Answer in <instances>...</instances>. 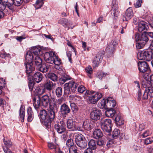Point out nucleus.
I'll list each match as a JSON object with an SVG mask.
<instances>
[{"instance_id":"obj_18","label":"nucleus","mask_w":153,"mask_h":153,"mask_svg":"<svg viewBox=\"0 0 153 153\" xmlns=\"http://www.w3.org/2000/svg\"><path fill=\"white\" fill-rule=\"evenodd\" d=\"M60 111L63 115H66L71 111V109L68 105L64 103L61 105Z\"/></svg>"},{"instance_id":"obj_55","label":"nucleus","mask_w":153,"mask_h":153,"mask_svg":"<svg viewBox=\"0 0 153 153\" xmlns=\"http://www.w3.org/2000/svg\"><path fill=\"white\" fill-rule=\"evenodd\" d=\"M4 80L3 78L0 79V94H1L2 92L1 89L5 87V83L4 82Z\"/></svg>"},{"instance_id":"obj_36","label":"nucleus","mask_w":153,"mask_h":153,"mask_svg":"<svg viewBox=\"0 0 153 153\" xmlns=\"http://www.w3.org/2000/svg\"><path fill=\"white\" fill-rule=\"evenodd\" d=\"M71 134H73V135H75V141L76 144L77 143V142L85 139L83 136L81 134H76L74 133Z\"/></svg>"},{"instance_id":"obj_34","label":"nucleus","mask_w":153,"mask_h":153,"mask_svg":"<svg viewBox=\"0 0 153 153\" xmlns=\"http://www.w3.org/2000/svg\"><path fill=\"white\" fill-rule=\"evenodd\" d=\"M47 77L48 78L54 82L57 81L58 77L57 75L53 73H49L47 75Z\"/></svg>"},{"instance_id":"obj_2","label":"nucleus","mask_w":153,"mask_h":153,"mask_svg":"<svg viewBox=\"0 0 153 153\" xmlns=\"http://www.w3.org/2000/svg\"><path fill=\"white\" fill-rule=\"evenodd\" d=\"M44 57L45 61L48 63H54L57 66L59 65L61 63V59L56 54L55 52L53 51L46 52Z\"/></svg>"},{"instance_id":"obj_41","label":"nucleus","mask_w":153,"mask_h":153,"mask_svg":"<svg viewBox=\"0 0 153 153\" xmlns=\"http://www.w3.org/2000/svg\"><path fill=\"white\" fill-rule=\"evenodd\" d=\"M19 116L22 122L24 121L25 116V109L23 107L21 106L19 110Z\"/></svg>"},{"instance_id":"obj_46","label":"nucleus","mask_w":153,"mask_h":153,"mask_svg":"<svg viewBox=\"0 0 153 153\" xmlns=\"http://www.w3.org/2000/svg\"><path fill=\"white\" fill-rule=\"evenodd\" d=\"M116 102L115 101L112 102H107V109L108 108H112L116 106Z\"/></svg>"},{"instance_id":"obj_64","label":"nucleus","mask_w":153,"mask_h":153,"mask_svg":"<svg viewBox=\"0 0 153 153\" xmlns=\"http://www.w3.org/2000/svg\"><path fill=\"white\" fill-rule=\"evenodd\" d=\"M94 149L88 147L84 151V153H94Z\"/></svg>"},{"instance_id":"obj_51","label":"nucleus","mask_w":153,"mask_h":153,"mask_svg":"<svg viewBox=\"0 0 153 153\" xmlns=\"http://www.w3.org/2000/svg\"><path fill=\"white\" fill-rule=\"evenodd\" d=\"M12 5L14 4L16 6H20L22 4L23 0H12Z\"/></svg>"},{"instance_id":"obj_29","label":"nucleus","mask_w":153,"mask_h":153,"mask_svg":"<svg viewBox=\"0 0 153 153\" xmlns=\"http://www.w3.org/2000/svg\"><path fill=\"white\" fill-rule=\"evenodd\" d=\"M88 119H86L83 122V127L87 130H90L91 129V124Z\"/></svg>"},{"instance_id":"obj_53","label":"nucleus","mask_w":153,"mask_h":153,"mask_svg":"<svg viewBox=\"0 0 153 153\" xmlns=\"http://www.w3.org/2000/svg\"><path fill=\"white\" fill-rule=\"evenodd\" d=\"M106 143L105 140L102 139L99 140H97V146L101 147H103L105 144Z\"/></svg>"},{"instance_id":"obj_37","label":"nucleus","mask_w":153,"mask_h":153,"mask_svg":"<svg viewBox=\"0 0 153 153\" xmlns=\"http://www.w3.org/2000/svg\"><path fill=\"white\" fill-rule=\"evenodd\" d=\"M111 120L109 119L102 120L100 122L101 126H111Z\"/></svg>"},{"instance_id":"obj_16","label":"nucleus","mask_w":153,"mask_h":153,"mask_svg":"<svg viewBox=\"0 0 153 153\" xmlns=\"http://www.w3.org/2000/svg\"><path fill=\"white\" fill-rule=\"evenodd\" d=\"M25 66L26 68V72L27 74V76L28 77V79L29 80L31 76H30V74L35 70V68L33 66L32 63H25Z\"/></svg>"},{"instance_id":"obj_10","label":"nucleus","mask_w":153,"mask_h":153,"mask_svg":"<svg viewBox=\"0 0 153 153\" xmlns=\"http://www.w3.org/2000/svg\"><path fill=\"white\" fill-rule=\"evenodd\" d=\"M101 115L100 110L96 108H93L90 113V117L92 120L97 121L100 119Z\"/></svg>"},{"instance_id":"obj_12","label":"nucleus","mask_w":153,"mask_h":153,"mask_svg":"<svg viewBox=\"0 0 153 153\" xmlns=\"http://www.w3.org/2000/svg\"><path fill=\"white\" fill-rule=\"evenodd\" d=\"M111 13L115 17L118 16L119 13L118 10V6L116 0H112L111 4Z\"/></svg>"},{"instance_id":"obj_38","label":"nucleus","mask_w":153,"mask_h":153,"mask_svg":"<svg viewBox=\"0 0 153 153\" xmlns=\"http://www.w3.org/2000/svg\"><path fill=\"white\" fill-rule=\"evenodd\" d=\"M85 70L88 77L91 79L92 78L91 74L93 73V69L89 65L88 66L85 68Z\"/></svg>"},{"instance_id":"obj_52","label":"nucleus","mask_w":153,"mask_h":153,"mask_svg":"<svg viewBox=\"0 0 153 153\" xmlns=\"http://www.w3.org/2000/svg\"><path fill=\"white\" fill-rule=\"evenodd\" d=\"M120 134V131L118 129L115 128L113 131L112 133L113 137L114 138H116L119 136Z\"/></svg>"},{"instance_id":"obj_11","label":"nucleus","mask_w":153,"mask_h":153,"mask_svg":"<svg viewBox=\"0 0 153 153\" xmlns=\"http://www.w3.org/2000/svg\"><path fill=\"white\" fill-rule=\"evenodd\" d=\"M102 97V95L100 93L97 92L93 95L88 97V102L89 103L94 104H96L98 101Z\"/></svg>"},{"instance_id":"obj_4","label":"nucleus","mask_w":153,"mask_h":153,"mask_svg":"<svg viewBox=\"0 0 153 153\" xmlns=\"http://www.w3.org/2000/svg\"><path fill=\"white\" fill-rule=\"evenodd\" d=\"M78 85L72 80L66 83L64 85V92L65 95H68L71 93H74L76 91Z\"/></svg>"},{"instance_id":"obj_33","label":"nucleus","mask_w":153,"mask_h":153,"mask_svg":"<svg viewBox=\"0 0 153 153\" xmlns=\"http://www.w3.org/2000/svg\"><path fill=\"white\" fill-rule=\"evenodd\" d=\"M97 106L100 108L107 109L106 100L105 99H102L98 102Z\"/></svg>"},{"instance_id":"obj_32","label":"nucleus","mask_w":153,"mask_h":153,"mask_svg":"<svg viewBox=\"0 0 153 153\" xmlns=\"http://www.w3.org/2000/svg\"><path fill=\"white\" fill-rule=\"evenodd\" d=\"M30 51L32 53H33L34 55L37 56L41 54L40 53L42 52V51L40 48H37L36 47H33L31 48Z\"/></svg>"},{"instance_id":"obj_24","label":"nucleus","mask_w":153,"mask_h":153,"mask_svg":"<svg viewBox=\"0 0 153 153\" xmlns=\"http://www.w3.org/2000/svg\"><path fill=\"white\" fill-rule=\"evenodd\" d=\"M93 136L94 138L98 139L103 136V134L100 129H96L93 132Z\"/></svg>"},{"instance_id":"obj_1","label":"nucleus","mask_w":153,"mask_h":153,"mask_svg":"<svg viewBox=\"0 0 153 153\" xmlns=\"http://www.w3.org/2000/svg\"><path fill=\"white\" fill-rule=\"evenodd\" d=\"M33 105L35 109H38L41 106L46 107L49 105L50 107L55 105L56 102L55 99L53 98H51L48 94L43 96L40 97L39 96L33 98Z\"/></svg>"},{"instance_id":"obj_26","label":"nucleus","mask_w":153,"mask_h":153,"mask_svg":"<svg viewBox=\"0 0 153 153\" xmlns=\"http://www.w3.org/2000/svg\"><path fill=\"white\" fill-rule=\"evenodd\" d=\"M50 67V65L47 64H42L39 68V70L44 73L48 72Z\"/></svg>"},{"instance_id":"obj_42","label":"nucleus","mask_w":153,"mask_h":153,"mask_svg":"<svg viewBox=\"0 0 153 153\" xmlns=\"http://www.w3.org/2000/svg\"><path fill=\"white\" fill-rule=\"evenodd\" d=\"M34 61L35 65L38 67H39L42 65V59L38 56H36Z\"/></svg>"},{"instance_id":"obj_8","label":"nucleus","mask_w":153,"mask_h":153,"mask_svg":"<svg viewBox=\"0 0 153 153\" xmlns=\"http://www.w3.org/2000/svg\"><path fill=\"white\" fill-rule=\"evenodd\" d=\"M48 114L47 111L44 109L40 111L39 113V117L40 120L47 128H49V124L50 120L47 118Z\"/></svg>"},{"instance_id":"obj_15","label":"nucleus","mask_w":153,"mask_h":153,"mask_svg":"<svg viewBox=\"0 0 153 153\" xmlns=\"http://www.w3.org/2000/svg\"><path fill=\"white\" fill-rule=\"evenodd\" d=\"M3 142L5 146L2 147L3 150L5 153H12V152L8 148L12 146V142L8 140L5 139V138L3 139Z\"/></svg>"},{"instance_id":"obj_63","label":"nucleus","mask_w":153,"mask_h":153,"mask_svg":"<svg viewBox=\"0 0 153 153\" xmlns=\"http://www.w3.org/2000/svg\"><path fill=\"white\" fill-rule=\"evenodd\" d=\"M142 0H138L134 3V6L136 8H138L141 7Z\"/></svg>"},{"instance_id":"obj_48","label":"nucleus","mask_w":153,"mask_h":153,"mask_svg":"<svg viewBox=\"0 0 153 153\" xmlns=\"http://www.w3.org/2000/svg\"><path fill=\"white\" fill-rule=\"evenodd\" d=\"M66 145L68 148L74 146L73 140L71 138L68 139L66 142Z\"/></svg>"},{"instance_id":"obj_50","label":"nucleus","mask_w":153,"mask_h":153,"mask_svg":"<svg viewBox=\"0 0 153 153\" xmlns=\"http://www.w3.org/2000/svg\"><path fill=\"white\" fill-rule=\"evenodd\" d=\"M153 142V137H150L145 139L144 140V143L146 145L151 144Z\"/></svg>"},{"instance_id":"obj_25","label":"nucleus","mask_w":153,"mask_h":153,"mask_svg":"<svg viewBox=\"0 0 153 153\" xmlns=\"http://www.w3.org/2000/svg\"><path fill=\"white\" fill-rule=\"evenodd\" d=\"M148 76V75L147 74H146L144 73L143 74V76L144 79L142 80L141 82V84L143 87L146 88L151 85H150L149 81L147 80L146 76Z\"/></svg>"},{"instance_id":"obj_40","label":"nucleus","mask_w":153,"mask_h":153,"mask_svg":"<svg viewBox=\"0 0 153 153\" xmlns=\"http://www.w3.org/2000/svg\"><path fill=\"white\" fill-rule=\"evenodd\" d=\"M149 96L152 98L153 96V87L152 85L146 88L145 90Z\"/></svg>"},{"instance_id":"obj_19","label":"nucleus","mask_w":153,"mask_h":153,"mask_svg":"<svg viewBox=\"0 0 153 153\" xmlns=\"http://www.w3.org/2000/svg\"><path fill=\"white\" fill-rule=\"evenodd\" d=\"M149 28L148 24L144 21H141L138 24V30L140 32L147 30Z\"/></svg>"},{"instance_id":"obj_7","label":"nucleus","mask_w":153,"mask_h":153,"mask_svg":"<svg viewBox=\"0 0 153 153\" xmlns=\"http://www.w3.org/2000/svg\"><path fill=\"white\" fill-rule=\"evenodd\" d=\"M147 32L144 31L141 34L136 33L135 36V40L137 42H140L143 45H145L149 40Z\"/></svg>"},{"instance_id":"obj_56","label":"nucleus","mask_w":153,"mask_h":153,"mask_svg":"<svg viewBox=\"0 0 153 153\" xmlns=\"http://www.w3.org/2000/svg\"><path fill=\"white\" fill-rule=\"evenodd\" d=\"M6 7H7V4L0 1V10L4 12Z\"/></svg>"},{"instance_id":"obj_47","label":"nucleus","mask_w":153,"mask_h":153,"mask_svg":"<svg viewBox=\"0 0 153 153\" xmlns=\"http://www.w3.org/2000/svg\"><path fill=\"white\" fill-rule=\"evenodd\" d=\"M101 128L102 130L105 132L109 133L111 131V126H101Z\"/></svg>"},{"instance_id":"obj_31","label":"nucleus","mask_w":153,"mask_h":153,"mask_svg":"<svg viewBox=\"0 0 153 153\" xmlns=\"http://www.w3.org/2000/svg\"><path fill=\"white\" fill-rule=\"evenodd\" d=\"M101 59V56L99 54H97L94 58L92 62L93 66L96 67L97 66L100 62Z\"/></svg>"},{"instance_id":"obj_14","label":"nucleus","mask_w":153,"mask_h":153,"mask_svg":"<svg viewBox=\"0 0 153 153\" xmlns=\"http://www.w3.org/2000/svg\"><path fill=\"white\" fill-rule=\"evenodd\" d=\"M133 15L132 7H129L126 10L125 14L123 17V21H126L129 20L133 17Z\"/></svg>"},{"instance_id":"obj_39","label":"nucleus","mask_w":153,"mask_h":153,"mask_svg":"<svg viewBox=\"0 0 153 153\" xmlns=\"http://www.w3.org/2000/svg\"><path fill=\"white\" fill-rule=\"evenodd\" d=\"M1 2L7 4V8L10 10L13 9L12 0H0Z\"/></svg>"},{"instance_id":"obj_43","label":"nucleus","mask_w":153,"mask_h":153,"mask_svg":"<svg viewBox=\"0 0 153 153\" xmlns=\"http://www.w3.org/2000/svg\"><path fill=\"white\" fill-rule=\"evenodd\" d=\"M55 93L57 97H60L62 95V88L61 87L57 88L55 90Z\"/></svg>"},{"instance_id":"obj_49","label":"nucleus","mask_w":153,"mask_h":153,"mask_svg":"<svg viewBox=\"0 0 153 153\" xmlns=\"http://www.w3.org/2000/svg\"><path fill=\"white\" fill-rule=\"evenodd\" d=\"M69 153H78L77 148L76 146H73L68 148Z\"/></svg>"},{"instance_id":"obj_9","label":"nucleus","mask_w":153,"mask_h":153,"mask_svg":"<svg viewBox=\"0 0 153 153\" xmlns=\"http://www.w3.org/2000/svg\"><path fill=\"white\" fill-rule=\"evenodd\" d=\"M50 110L49 111V113L48 114L47 118L50 120V123L49 124V128L51 127V121L55 118V114L57 111V108L56 107V105H53L50 107Z\"/></svg>"},{"instance_id":"obj_54","label":"nucleus","mask_w":153,"mask_h":153,"mask_svg":"<svg viewBox=\"0 0 153 153\" xmlns=\"http://www.w3.org/2000/svg\"><path fill=\"white\" fill-rule=\"evenodd\" d=\"M10 55L8 53H7L6 52H3L0 53V57L3 58H4L6 59H8L10 58Z\"/></svg>"},{"instance_id":"obj_35","label":"nucleus","mask_w":153,"mask_h":153,"mask_svg":"<svg viewBox=\"0 0 153 153\" xmlns=\"http://www.w3.org/2000/svg\"><path fill=\"white\" fill-rule=\"evenodd\" d=\"M71 79V77L65 74L60 78L59 79V82L60 84H64L67 80Z\"/></svg>"},{"instance_id":"obj_21","label":"nucleus","mask_w":153,"mask_h":153,"mask_svg":"<svg viewBox=\"0 0 153 153\" xmlns=\"http://www.w3.org/2000/svg\"><path fill=\"white\" fill-rule=\"evenodd\" d=\"M116 45L117 43L115 41H112L111 43L106 48V52L109 53H113L115 49Z\"/></svg>"},{"instance_id":"obj_13","label":"nucleus","mask_w":153,"mask_h":153,"mask_svg":"<svg viewBox=\"0 0 153 153\" xmlns=\"http://www.w3.org/2000/svg\"><path fill=\"white\" fill-rule=\"evenodd\" d=\"M138 66L139 71L141 73H145L150 69L148 64L145 61L139 62Z\"/></svg>"},{"instance_id":"obj_30","label":"nucleus","mask_w":153,"mask_h":153,"mask_svg":"<svg viewBox=\"0 0 153 153\" xmlns=\"http://www.w3.org/2000/svg\"><path fill=\"white\" fill-rule=\"evenodd\" d=\"M88 147L91 149L95 150L97 147V140L91 139L88 142Z\"/></svg>"},{"instance_id":"obj_23","label":"nucleus","mask_w":153,"mask_h":153,"mask_svg":"<svg viewBox=\"0 0 153 153\" xmlns=\"http://www.w3.org/2000/svg\"><path fill=\"white\" fill-rule=\"evenodd\" d=\"M25 60V63H32V62L33 61V54L30 51H28L26 53Z\"/></svg>"},{"instance_id":"obj_17","label":"nucleus","mask_w":153,"mask_h":153,"mask_svg":"<svg viewBox=\"0 0 153 153\" xmlns=\"http://www.w3.org/2000/svg\"><path fill=\"white\" fill-rule=\"evenodd\" d=\"M56 85L55 83H53L50 80H47L44 85L45 89V90H47L49 91V94L51 95V91L54 87Z\"/></svg>"},{"instance_id":"obj_28","label":"nucleus","mask_w":153,"mask_h":153,"mask_svg":"<svg viewBox=\"0 0 153 153\" xmlns=\"http://www.w3.org/2000/svg\"><path fill=\"white\" fill-rule=\"evenodd\" d=\"M76 144L80 148V149H83L87 147V143L86 140L85 139L77 142Z\"/></svg>"},{"instance_id":"obj_61","label":"nucleus","mask_w":153,"mask_h":153,"mask_svg":"<svg viewBox=\"0 0 153 153\" xmlns=\"http://www.w3.org/2000/svg\"><path fill=\"white\" fill-rule=\"evenodd\" d=\"M114 142L113 140H108L106 146L108 148H109L113 146Z\"/></svg>"},{"instance_id":"obj_59","label":"nucleus","mask_w":153,"mask_h":153,"mask_svg":"<svg viewBox=\"0 0 153 153\" xmlns=\"http://www.w3.org/2000/svg\"><path fill=\"white\" fill-rule=\"evenodd\" d=\"M78 92L82 93H83L85 90V88L83 85H81L78 88Z\"/></svg>"},{"instance_id":"obj_6","label":"nucleus","mask_w":153,"mask_h":153,"mask_svg":"<svg viewBox=\"0 0 153 153\" xmlns=\"http://www.w3.org/2000/svg\"><path fill=\"white\" fill-rule=\"evenodd\" d=\"M54 128L59 134H62L66 130V124L64 120L61 119L58 121L54 125Z\"/></svg>"},{"instance_id":"obj_5","label":"nucleus","mask_w":153,"mask_h":153,"mask_svg":"<svg viewBox=\"0 0 153 153\" xmlns=\"http://www.w3.org/2000/svg\"><path fill=\"white\" fill-rule=\"evenodd\" d=\"M137 54V58L140 60H146L150 61L153 58L152 51L146 50L139 51Z\"/></svg>"},{"instance_id":"obj_44","label":"nucleus","mask_w":153,"mask_h":153,"mask_svg":"<svg viewBox=\"0 0 153 153\" xmlns=\"http://www.w3.org/2000/svg\"><path fill=\"white\" fill-rule=\"evenodd\" d=\"M29 82L28 83V86L30 91H32L34 88L35 82L34 81L31 79V78H29Z\"/></svg>"},{"instance_id":"obj_62","label":"nucleus","mask_w":153,"mask_h":153,"mask_svg":"<svg viewBox=\"0 0 153 153\" xmlns=\"http://www.w3.org/2000/svg\"><path fill=\"white\" fill-rule=\"evenodd\" d=\"M69 97L70 99L72 100L73 101L75 102H76L77 100V98L79 99L80 97L79 96L77 95H70Z\"/></svg>"},{"instance_id":"obj_20","label":"nucleus","mask_w":153,"mask_h":153,"mask_svg":"<svg viewBox=\"0 0 153 153\" xmlns=\"http://www.w3.org/2000/svg\"><path fill=\"white\" fill-rule=\"evenodd\" d=\"M33 78V79L34 81H35L37 83H39L40 82L43 78L42 74L39 72H37L35 73L31 78Z\"/></svg>"},{"instance_id":"obj_22","label":"nucleus","mask_w":153,"mask_h":153,"mask_svg":"<svg viewBox=\"0 0 153 153\" xmlns=\"http://www.w3.org/2000/svg\"><path fill=\"white\" fill-rule=\"evenodd\" d=\"M66 123L67 127L68 129L73 131L75 130V124L73 119L72 118L68 119Z\"/></svg>"},{"instance_id":"obj_45","label":"nucleus","mask_w":153,"mask_h":153,"mask_svg":"<svg viewBox=\"0 0 153 153\" xmlns=\"http://www.w3.org/2000/svg\"><path fill=\"white\" fill-rule=\"evenodd\" d=\"M44 3L43 0H37L35 6L36 8L38 9L41 8L43 5Z\"/></svg>"},{"instance_id":"obj_60","label":"nucleus","mask_w":153,"mask_h":153,"mask_svg":"<svg viewBox=\"0 0 153 153\" xmlns=\"http://www.w3.org/2000/svg\"><path fill=\"white\" fill-rule=\"evenodd\" d=\"M70 106L71 109L73 111L76 112L78 111V108L74 103H71L70 104Z\"/></svg>"},{"instance_id":"obj_3","label":"nucleus","mask_w":153,"mask_h":153,"mask_svg":"<svg viewBox=\"0 0 153 153\" xmlns=\"http://www.w3.org/2000/svg\"><path fill=\"white\" fill-rule=\"evenodd\" d=\"M105 115L108 117H112L116 122L117 124L119 126L123 125L124 120L121 118L120 114H117L116 111L113 108H110L105 112Z\"/></svg>"},{"instance_id":"obj_58","label":"nucleus","mask_w":153,"mask_h":153,"mask_svg":"<svg viewBox=\"0 0 153 153\" xmlns=\"http://www.w3.org/2000/svg\"><path fill=\"white\" fill-rule=\"evenodd\" d=\"M107 74L103 72H100L98 73L97 77L101 79L104 77H105Z\"/></svg>"},{"instance_id":"obj_27","label":"nucleus","mask_w":153,"mask_h":153,"mask_svg":"<svg viewBox=\"0 0 153 153\" xmlns=\"http://www.w3.org/2000/svg\"><path fill=\"white\" fill-rule=\"evenodd\" d=\"M45 89L42 87H38L36 88L35 89V91H34V92L35 93L36 95L37 96H41L42 95L43 93H45Z\"/></svg>"},{"instance_id":"obj_57","label":"nucleus","mask_w":153,"mask_h":153,"mask_svg":"<svg viewBox=\"0 0 153 153\" xmlns=\"http://www.w3.org/2000/svg\"><path fill=\"white\" fill-rule=\"evenodd\" d=\"M152 133L149 130H147L144 131L142 134V136L143 138L149 136L151 135Z\"/></svg>"}]
</instances>
